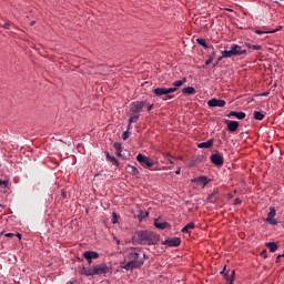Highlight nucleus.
I'll list each match as a JSON object with an SVG mask.
<instances>
[{
	"label": "nucleus",
	"instance_id": "f257e3e1",
	"mask_svg": "<svg viewBox=\"0 0 284 284\" xmlns=\"http://www.w3.org/2000/svg\"><path fill=\"white\" fill-rule=\"evenodd\" d=\"M133 242L138 243V245H156L159 235L150 231H138L133 235Z\"/></svg>",
	"mask_w": 284,
	"mask_h": 284
},
{
	"label": "nucleus",
	"instance_id": "f03ea898",
	"mask_svg": "<svg viewBox=\"0 0 284 284\" xmlns=\"http://www.w3.org/2000/svg\"><path fill=\"white\" fill-rule=\"evenodd\" d=\"M109 273H110V267H108V264L105 263L97 264L91 267L83 266L80 270L81 276H101V274L105 276V274H109Z\"/></svg>",
	"mask_w": 284,
	"mask_h": 284
},
{
	"label": "nucleus",
	"instance_id": "7ed1b4c3",
	"mask_svg": "<svg viewBox=\"0 0 284 284\" xmlns=\"http://www.w3.org/2000/svg\"><path fill=\"white\" fill-rule=\"evenodd\" d=\"M129 262L122 266V270H126L128 272L132 270H136L143 266V260H139V253L136 251H131L128 254Z\"/></svg>",
	"mask_w": 284,
	"mask_h": 284
},
{
	"label": "nucleus",
	"instance_id": "20e7f679",
	"mask_svg": "<svg viewBox=\"0 0 284 284\" xmlns=\"http://www.w3.org/2000/svg\"><path fill=\"white\" fill-rule=\"evenodd\" d=\"M136 161L139 163H141L143 166L148 168L149 170H156V169H154V160H152L141 153L136 155Z\"/></svg>",
	"mask_w": 284,
	"mask_h": 284
},
{
	"label": "nucleus",
	"instance_id": "39448f33",
	"mask_svg": "<svg viewBox=\"0 0 284 284\" xmlns=\"http://www.w3.org/2000/svg\"><path fill=\"white\" fill-rule=\"evenodd\" d=\"M145 105H148L146 101L132 102L130 104V112H132V114H141V112H143V109L145 108Z\"/></svg>",
	"mask_w": 284,
	"mask_h": 284
},
{
	"label": "nucleus",
	"instance_id": "423d86ee",
	"mask_svg": "<svg viewBox=\"0 0 284 284\" xmlns=\"http://www.w3.org/2000/svg\"><path fill=\"white\" fill-rule=\"evenodd\" d=\"M153 94L155 97H159V99H161V97H165L162 98V101H168V99H174V95H168V88H156L153 90Z\"/></svg>",
	"mask_w": 284,
	"mask_h": 284
},
{
	"label": "nucleus",
	"instance_id": "0eeeda50",
	"mask_svg": "<svg viewBox=\"0 0 284 284\" xmlns=\"http://www.w3.org/2000/svg\"><path fill=\"white\" fill-rule=\"evenodd\" d=\"M210 161L211 163H213V165H216L217 168H222L223 163H225L223 154H221L219 151L210 156Z\"/></svg>",
	"mask_w": 284,
	"mask_h": 284
},
{
	"label": "nucleus",
	"instance_id": "6e6552de",
	"mask_svg": "<svg viewBox=\"0 0 284 284\" xmlns=\"http://www.w3.org/2000/svg\"><path fill=\"white\" fill-rule=\"evenodd\" d=\"M231 48L233 49V53L235 54V57H241V54H247V49L245 48V44H232Z\"/></svg>",
	"mask_w": 284,
	"mask_h": 284
},
{
	"label": "nucleus",
	"instance_id": "1a4fd4ad",
	"mask_svg": "<svg viewBox=\"0 0 284 284\" xmlns=\"http://www.w3.org/2000/svg\"><path fill=\"white\" fill-rule=\"evenodd\" d=\"M274 216H276V209L271 207L270 212L267 214V217L265 220L266 223H270V225H277L278 221L276 219H274Z\"/></svg>",
	"mask_w": 284,
	"mask_h": 284
},
{
	"label": "nucleus",
	"instance_id": "9d476101",
	"mask_svg": "<svg viewBox=\"0 0 284 284\" xmlns=\"http://www.w3.org/2000/svg\"><path fill=\"white\" fill-rule=\"evenodd\" d=\"M209 108H225V100L213 98L207 101Z\"/></svg>",
	"mask_w": 284,
	"mask_h": 284
},
{
	"label": "nucleus",
	"instance_id": "9b49d317",
	"mask_svg": "<svg viewBox=\"0 0 284 284\" xmlns=\"http://www.w3.org/2000/svg\"><path fill=\"white\" fill-rule=\"evenodd\" d=\"M192 183H196V185H203V187H205V185H207V183H210V180L207 179V176L202 175L199 178H194L193 180H191Z\"/></svg>",
	"mask_w": 284,
	"mask_h": 284
},
{
	"label": "nucleus",
	"instance_id": "f8f14e48",
	"mask_svg": "<svg viewBox=\"0 0 284 284\" xmlns=\"http://www.w3.org/2000/svg\"><path fill=\"white\" fill-rule=\"evenodd\" d=\"M224 123L227 125L229 132H236V130H239L237 121L226 120Z\"/></svg>",
	"mask_w": 284,
	"mask_h": 284
},
{
	"label": "nucleus",
	"instance_id": "ddd939ff",
	"mask_svg": "<svg viewBox=\"0 0 284 284\" xmlns=\"http://www.w3.org/2000/svg\"><path fill=\"white\" fill-rule=\"evenodd\" d=\"M164 245H169V247H179V245H181V239L173 237V239L166 240L164 242Z\"/></svg>",
	"mask_w": 284,
	"mask_h": 284
},
{
	"label": "nucleus",
	"instance_id": "4468645a",
	"mask_svg": "<svg viewBox=\"0 0 284 284\" xmlns=\"http://www.w3.org/2000/svg\"><path fill=\"white\" fill-rule=\"evenodd\" d=\"M227 116H229V119H232V116H235V119L243 120V119H245L246 114L243 111H231L227 114Z\"/></svg>",
	"mask_w": 284,
	"mask_h": 284
},
{
	"label": "nucleus",
	"instance_id": "2eb2a0df",
	"mask_svg": "<svg viewBox=\"0 0 284 284\" xmlns=\"http://www.w3.org/2000/svg\"><path fill=\"white\" fill-rule=\"evenodd\" d=\"M212 145H214V140L213 139L207 140L206 142L197 143V148H200V150L201 149L210 150V148H212Z\"/></svg>",
	"mask_w": 284,
	"mask_h": 284
},
{
	"label": "nucleus",
	"instance_id": "dca6fc26",
	"mask_svg": "<svg viewBox=\"0 0 284 284\" xmlns=\"http://www.w3.org/2000/svg\"><path fill=\"white\" fill-rule=\"evenodd\" d=\"M154 225L158 230H168V227H170V223L168 222H162L160 220H155L154 221Z\"/></svg>",
	"mask_w": 284,
	"mask_h": 284
},
{
	"label": "nucleus",
	"instance_id": "f3484780",
	"mask_svg": "<svg viewBox=\"0 0 284 284\" xmlns=\"http://www.w3.org/2000/svg\"><path fill=\"white\" fill-rule=\"evenodd\" d=\"M83 258H91V261L99 258V254L94 251H85L83 253Z\"/></svg>",
	"mask_w": 284,
	"mask_h": 284
},
{
	"label": "nucleus",
	"instance_id": "a211bd4d",
	"mask_svg": "<svg viewBox=\"0 0 284 284\" xmlns=\"http://www.w3.org/2000/svg\"><path fill=\"white\" fill-rule=\"evenodd\" d=\"M232 57H235L234 49H232V47L230 48L229 51L227 50L222 51L223 59H232Z\"/></svg>",
	"mask_w": 284,
	"mask_h": 284
},
{
	"label": "nucleus",
	"instance_id": "6ab92c4d",
	"mask_svg": "<svg viewBox=\"0 0 284 284\" xmlns=\"http://www.w3.org/2000/svg\"><path fill=\"white\" fill-rule=\"evenodd\" d=\"M196 43H199L200 45H202V48H205V50H214V47L207 45V42H206L205 39H203V38L196 39Z\"/></svg>",
	"mask_w": 284,
	"mask_h": 284
},
{
	"label": "nucleus",
	"instance_id": "aec40b11",
	"mask_svg": "<svg viewBox=\"0 0 284 284\" xmlns=\"http://www.w3.org/2000/svg\"><path fill=\"white\" fill-rule=\"evenodd\" d=\"M234 274H235V271H231V273L224 275V280H225V283L227 284H233L234 283Z\"/></svg>",
	"mask_w": 284,
	"mask_h": 284
},
{
	"label": "nucleus",
	"instance_id": "412c9836",
	"mask_svg": "<svg viewBox=\"0 0 284 284\" xmlns=\"http://www.w3.org/2000/svg\"><path fill=\"white\" fill-rule=\"evenodd\" d=\"M194 227H196V225H195L193 222H191V223L186 224V225L181 230V232H182L183 234H190V230H194Z\"/></svg>",
	"mask_w": 284,
	"mask_h": 284
},
{
	"label": "nucleus",
	"instance_id": "4be33fe9",
	"mask_svg": "<svg viewBox=\"0 0 284 284\" xmlns=\"http://www.w3.org/2000/svg\"><path fill=\"white\" fill-rule=\"evenodd\" d=\"M105 156L106 161H110L111 163H113V165H116V168H119V160H116V158L110 155V152H105Z\"/></svg>",
	"mask_w": 284,
	"mask_h": 284
},
{
	"label": "nucleus",
	"instance_id": "5701e85b",
	"mask_svg": "<svg viewBox=\"0 0 284 284\" xmlns=\"http://www.w3.org/2000/svg\"><path fill=\"white\" fill-rule=\"evenodd\" d=\"M265 245L270 252H276V250H278L276 242H267Z\"/></svg>",
	"mask_w": 284,
	"mask_h": 284
},
{
	"label": "nucleus",
	"instance_id": "b1692460",
	"mask_svg": "<svg viewBox=\"0 0 284 284\" xmlns=\"http://www.w3.org/2000/svg\"><path fill=\"white\" fill-rule=\"evenodd\" d=\"M183 94L192 95L196 94V89L194 87H187L182 90Z\"/></svg>",
	"mask_w": 284,
	"mask_h": 284
},
{
	"label": "nucleus",
	"instance_id": "393cba45",
	"mask_svg": "<svg viewBox=\"0 0 284 284\" xmlns=\"http://www.w3.org/2000/svg\"><path fill=\"white\" fill-rule=\"evenodd\" d=\"M253 116L256 121H263L265 119V114L260 111H254Z\"/></svg>",
	"mask_w": 284,
	"mask_h": 284
},
{
	"label": "nucleus",
	"instance_id": "a878e982",
	"mask_svg": "<svg viewBox=\"0 0 284 284\" xmlns=\"http://www.w3.org/2000/svg\"><path fill=\"white\" fill-rule=\"evenodd\" d=\"M136 121H139V114L134 113L130 119H129V130L132 125V123H136Z\"/></svg>",
	"mask_w": 284,
	"mask_h": 284
},
{
	"label": "nucleus",
	"instance_id": "bb28decb",
	"mask_svg": "<svg viewBox=\"0 0 284 284\" xmlns=\"http://www.w3.org/2000/svg\"><path fill=\"white\" fill-rule=\"evenodd\" d=\"M113 148H114V150H116V156H121V152H122V150H123V148L121 146V143L115 142V143L113 144Z\"/></svg>",
	"mask_w": 284,
	"mask_h": 284
},
{
	"label": "nucleus",
	"instance_id": "cd10ccee",
	"mask_svg": "<svg viewBox=\"0 0 284 284\" xmlns=\"http://www.w3.org/2000/svg\"><path fill=\"white\" fill-rule=\"evenodd\" d=\"M187 81V79L183 78L182 80H178L173 83L174 88H176L179 90V88H181V85H184V83Z\"/></svg>",
	"mask_w": 284,
	"mask_h": 284
},
{
	"label": "nucleus",
	"instance_id": "c85d7f7f",
	"mask_svg": "<svg viewBox=\"0 0 284 284\" xmlns=\"http://www.w3.org/2000/svg\"><path fill=\"white\" fill-rule=\"evenodd\" d=\"M244 45H245L246 50H247V48H248V50H261V45H258V44L245 43Z\"/></svg>",
	"mask_w": 284,
	"mask_h": 284
},
{
	"label": "nucleus",
	"instance_id": "c756f323",
	"mask_svg": "<svg viewBox=\"0 0 284 284\" xmlns=\"http://www.w3.org/2000/svg\"><path fill=\"white\" fill-rule=\"evenodd\" d=\"M129 170L133 176H136V174H139V169H136V166L129 165Z\"/></svg>",
	"mask_w": 284,
	"mask_h": 284
},
{
	"label": "nucleus",
	"instance_id": "7c9ffc66",
	"mask_svg": "<svg viewBox=\"0 0 284 284\" xmlns=\"http://www.w3.org/2000/svg\"><path fill=\"white\" fill-rule=\"evenodd\" d=\"M111 223H113V225H115V223H119V215H116L115 212L112 213Z\"/></svg>",
	"mask_w": 284,
	"mask_h": 284
},
{
	"label": "nucleus",
	"instance_id": "2f4dec72",
	"mask_svg": "<svg viewBox=\"0 0 284 284\" xmlns=\"http://www.w3.org/2000/svg\"><path fill=\"white\" fill-rule=\"evenodd\" d=\"M8 185H10V182L8 180H1L0 179V187H8Z\"/></svg>",
	"mask_w": 284,
	"mask_h": 284
},
{
	"label": "nucleus",
	"instance_id": "473e14b6",
	"mask_svg": "<svg viewBox=\"0 0 284 284\" xmlns=\"http://www.w3.org/2000/svg\"><path fill=\"white\" fill-rule=\"evenodd\" d=\"M176 90H179L176 87L169 88V89L166 88V94L170 95V94L176 92Z\"/></svg>",
	"mask_w": 284,
	"mask_h": 284
},
{
	"label": "nucleus",
	"instance_id": "72a5a7b5",
	"mask_svg": "<svg viewBox=\"0 0 284 284\" xmlns=\"http://www.w3.org/2000/svg\"><path fill=\"white\" fill-rule=\"evenodd\" d=\"M196 163H201V158H197V159H195V160H192V161L190 162V168H194V165H196Z\"/></svg>",
	"mask_w": 284,
	"mask_h": 284
},
{
	"label": "nucleus",
	"instance_id": "f704fd0d",
	"mask_svg": "<svg viewBox=\"0 0 284 284\" xmlns=\"http://www.w3.org/2000/svg\"><path fill=\"white\" fill-rule=\"evenodd\" d=\"M128 139H130V132L125 131V132L122 134V140H123V141H128Z\"/></svg>",
	"mask_w": 284,
	"mask_h": 284
},
{
	"label": "nucleus",
	"instance_id": "c9c22d12",
	"mask_svg": "<svg viewBox=\"0 0 284 284\" xmlns=\"http://www.w3.org/2000/svg\"><path fill=\"white\" fill-rule=\"evenodd\" d=\"M221 274H222V276L230 274V270H227V266H224V268L221 271Z\"/></svg>",
	"mask_w": 284,
	"mask_h": 284
},
{
	"label": "nucleus",
	"instance_id": "e433bc0d",
	"mask_svg": "<svg viewBox=\"0 0 284 284\" xmlns=\"http://www.w3.org/2000/svg\"><path fill=\"white\" fill-rule=\"evenodd\" d=\"M212 61H214V57L209 55V59L205 61V65H210V63H212Z\"/></svg>",
	"mask_w": 284,
	"mask_h": 284
},
{
	"label": "nucleus",
	"instance_id": "4c0bfd02",
	"mask_svg": "<svg viewBox=\"0 0 284 284\" xmlns=\"http://www.w3.org/2000/svg\"><path fill=\"white\" fill-rule=\"evenodd\" d=\"M150 214L148 212H141V219H148Z\"/></svg>",
	"mask_w": 284,
	"mask_h": 284
},
{
	"label": "nucleus",
	"instance_id": "58836bf2",
	"mask_svg": "<svg viewBox=\"0 0 284 284\" xmlns=\"http://www.w3.org/2000/svg\"><path fill=\"white\" fill-rule=\"evenodd\" d=\"M261 256H263V258H267V250H263Z\"/></svg>",
	"mask_w": 284,
	"mask_h": 284
},
{
	"label": "nucleus",
	"instance_id": "ea45409f",
	"mask_svg": "<svg viewBox=\"0 0 284 284\" xmlns=\"http://www.w3.org/2000/svg\"><path fill=\"white\" fill-rule=\"evenodd\" d=\"M3 28H4L6 30H10V22L4 23V24H3Z\"/></svg>",
	"mask_w": 284,
	"mask_h": 284
},
{
	"label": "nucleus",
	"instance_id": "a19ab883",
	"mask_svg": "<svg viewBox=\"0 0 284 284\" xmlns=\"http://www.w3.org/2000/svg\"><path fill=\"white\" fill-rule=\"evenodd\" d=\"M6 236H7V239H12V237H14V233H7Z\"/></svg>",
	"mask_w": 284,
	"mask_h": 284
},
{
	"label": "nucleus",
	"instance_id": "79ce46f5",
	"mask_svg": "<svg viewBox=\"0 0 284 284\" xmlns=\"http://www.w3.org/2000/svg\"><path fill=\"white\" fill-rule=\"evenodd\" d=\"M234 204H235V205H241V200H240V199H235V200H234Z\"/></svg>",
	"mask_w": 284,
	"mask_h": 284
},
{
	"label": "nucleus",
	"instance_id": "37998d69",
	"mask_svg": "<svg viewBox=\"0 0 284 284\" xmlns=\"http://www.w3.org/2000/svg\"><path fill=\"white\" fill-rule=\"evenodd\" d=\"M154 108V104H150L149 106H148V112H152V109Z\"/></svg>",
	"mask_w": 284,
	"mask_h": 284
},
{
	"label": "nucleus",
	"instance_id": "c03bdc74",
	"mask_svg": "<svg viewBox=\"0 0 284 284\" xmlns=\"http://www.w3.org/2000/svg\"><path fill=\"white\" fill-rule=\"evenodd\" d=\"M255 33H256V34H265V32L262 31V30H256Z\"/></svg>",
	"mask_w": 284,
	"mask_h": 284
},
{
	"label": "nucleus",
	"instance_id": "a18cd8bd",
	"mask_svg": "<svg viewBox=\"0 0 284 284\" xmlns=\"http://www.w3.org/2000/svg\"><path fill=\"white\" fill-rule=\"evenodd\" d=\"M221 59H223V57L217 59V61L214 63V68H216V65H219V62L221 61Z\"/></svg>",
	"mask_w": 284,
	"mask_h": 284
},
{
	"label": "nucleus",
	"instance_id": "49530a36",
	"mask_svg": "<svg viewBox=\"0 0 284 284\" xmlns=\"http://www.w3.org/2000/svg\"><path fill=\"white\" fill-rule=\"evenodd\" d=\"M85 261L88 262V265H92V258H85Z\"/></svg>",
	"mask_w": 284,
	"mask_h": 284
},
{
	"label": "nucleus",
	"instance_id": "de8ad7c7",
	"mask_svg": "<svg viewBox=\"0 0 284 284\" xmlns=\"http://www.w3.org/2000/svg\"><path fill=\"white\" fill-rule=\"evenodd\" d=\"M211 50H212L211 57H216V51H214V49H211Z\"/></svg>",
	"mask_w": 284,
	"mask_h": 284
},
{
	"label": "nucleus",
	"instance_id": "09e8293b",
	"mask_svg": "<svg viewBox=\"0 0 284 284\" xmlns=\"http://www.w3.org/2000/svg\"><path fill=\"white\" fill-rule=\"evenodd\" d=\"M175 174H181V168H178V170L175 171Z\"/></svg>",
	"mask_w": 284,
	"mask_h": 284
},
{
	"label": "nucleus",
	"instance_id": "8fccbe9b",
	"mask_svg": "<svg viewBox=\"0 0 284 284\" xmlns=\"http://www.w3.org/2000/svg\"><path fill=\"white\" fill-rule=\"evenodd\" d=\"M282 256H283V255H278V256L276 257V263H278V261L282 258Z\"/></svg>",
	"mask_w": 284,
	"mask_h": 284
},
{
	"label": "nucleus",
	"instance_id": "3c124183",
	"mask_svg": "<svg viewBox=\"0 0 284 284\" xmlns=\"http://www.w3.org/2000/svg\"><path fill=\"white\" fill-rule=\"evenodd\" d=\"M268 95H270V92L262 93V97H268Z\"/></svg>",
	"mask_w": 284,
	"mask_h": 284
},
{
	"label": "nucleus",
	"instance_id": "603ef678",
	"mask_svg": "<svg viewBox=\"0 0 284 284\" xmlns=\"http://www.w3.org/2000/svg\"><path fill=\"white\" fill-rule=\"evenodd\" d=\"M16 236L19 239V241H21V234L20 233H18Z\"/></svg>",
	"mask_w": 284,
	"mask_h": 284
},
{
	"label": "nucleus",
	"instance_id": "864d4df0",
	"mask_svg": "<svg viewBox=\"0 0 284 284\" xmlns=\"http://www.w3.org/2000/svg\"><path fill=\"white\" fill-rule=\"evenodd\" d=\"M211 199H214V193H213V194H211Z\"/></svg>",
	"mask_w": 284,
	"mask_h": 284
},
{
	"label": "nucleus",
	"instance_id": "5fc2aeb1",
	"mask_svg": "<svg viewBox=\"0 0 284 284\" xmlns=\"http://www.w3.org/2000/svg\"><path fill=\"white\" fill-rule=\"evenodd\" d=\"M68 284H74V282L70 281Z\"/></svg>",
	"mask_w": 284,
	"mask_h": 284
},
{
	"label": "nucleus",
	"instance_id": "6e6d98bb",
	"mask_svg": "<svg viewBox=\"0 0 284 284\" xmlns=\"http://www.w3.org/2000/svg\"><path fill=\"white\" fill-rule=\"evenodd\" d=\"M116 243H118V245H119V243H121V241L116 240Z\"/></svg>",
	"mask_w": 284,
	"mask_h": 284
},
{
	"label": "nucleus",
	"instance_id": "4d7b16f0",
	"mask_svg": "<svg viewBox=\"0 0 284 284\" xmlns=\"http://www.w3.org/2000/svg\"><path fill=\"white\" fill-rule=\"evenodd\" d=\"M62 195L65 196V192H62Z\"/></svg>",
	"mask_w": 284,
	"mask_h": 284
},
{
	"label": "nucleus",
	"instance_id": "13d9d810",
	"mask_svg": "<svg viewBox=\"0 0 284 284\" xmlns=\"http://www.w3.org/2000/svg\"><path fill=\"white\" fill-rule=\"evenodd\" d=\"M144 258H148V256H145V254H144Z\"/></svg>",
	"mask_w": 284,
	"mask_h": 284
}]
</instances>
